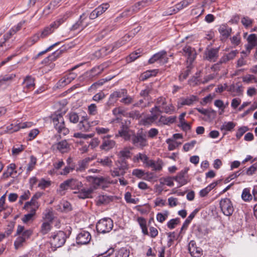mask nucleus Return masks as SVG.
Segmentation results:
<instances>
[{
    "mask_svg": "<svg viewBox=\"0 0 257 257\" xmlns=\"http://www.w3.org/2000/svg\"><path fill=\"white\" fill-rule=\"evenodd\" d=\"M175 111V107L172 103L167 104L166 98L163 97H159L156 102V105L151 108L150 112L158 111L160 113L165 112L172 114Z\"/></svg>",
    "mask_w": 257,
    "mask_h": 257,
    "instance_id": "obj_1",
    "label": "nucleus"
},
{
    "mask_svg": "<svg viewBox=\"0 0 257 257\" xmlns=\"http://www.w3.org/2000/svg\"><path fill=\"white\" fill-rule=\"evenodd\" d=\"M51 119L55 129L60 134L66 135L69 133V130L65 127L64 119L62 113L56 112L51 116Z\"/></svg>",
    "mask_w": 257,
    "mask_h": 257,
    "instance_id": "obj_2",
    "label": "nucleus"
},
{
    "mask_svg": "<svg viewBox=\"0 0 257 257\" xmlns=\"http://www.w3.org/2000/svg\"><path fill=\"white\" fill-rule=\"evenodd\" d=\"M33 234L32 229H25V227L22 225H18L17 229V235L19 236L15 241L14 245L15 248L18 249L21 247L27 239L29 238Z\"/></svg>",
    "mask_w": 257,
    "mask_h": 257,
    "instance_id": "obj_3",
    "label": "nucleus"
},
{
    "mask_svg": "<svg viewBox=\"0 0 257 257\" xmlns=\"http://www.w3.org/2000/svg\"><path fill=\"white\" fill-rule=\"evenodd\" d=\"M67 236L63 231H58L52 233L50 237V242L52 247L57 248L62 246L66 242Z\"/></svg>",
    "mask_w": 257,
    "mask_h": 257,
    "instance_id": "obj_4",
    "label": "nucleus"
},
{
    "mask_svg": "<svg viewBox=\"0 0 257 257\" xmlns=\"http://www.w3.org/2000/svg\"><path fill=\"white\" fill-rule=\"evenodd\" d=\"M128 168V164L126 160H118L115 163V167L110 170L111 175L113 177H123Z\"/></svg>",
    "mask_w": 257,
    "mask_h": 257,
    "instance_id": "obj_5",
    "label": "nucleus"
},
{
    "mask_svg": "<svg viewBox=\"0 0 257 257\" xmlns=\"http://www.w3.org/2000/svg\"><path fill=\"white\" fill-rule=\"evenodd\" d=\"M68 16H63L59 18L49 26L46 27L41 32H39L41 34V38L43 39L52 34L60 25L64 23L68 18Z\"/></svg>",
    "mask_w": 257,
    "mask_h": 257,
    "instance_id": "obj_6",
    "label": "nucleus"
},
{
    "mask_svg": "<svg viewBox=\"0 0 257 257\" xmlns=\"http://www.w3.org/2000/svg\"><path fill=\"white\" fill-rule=\"evenodd\" d=\"M130 140L135 147L142 149L148 145L146 135L143 132L134 134Z\"/></svg>",
    "mask_w": 257,
    "mask_h": 257,
    "instance_id": "obj_7",
    "label": "nucleus"
},
{
    "mask_svg": "<svg viewBox=\"0 0 257 257\" xmlns=\"http://www.w3.org/2000/svg\"><path fill=\"white\" fill-rule=\"evenodd\" d=\"M113 226L112 220L109 218H105L98 221L96 228L99 233H106L112 230Z\"/></svg>",
    "mask_w": 257,
    "mask_h": 257,
    "instance_id": "obj_8",
    "label": "nucleus"
},
{
    "mask_svg": "<svg viewBox=\"0 0 257 257\" xmlns=\"http://www.w3.org/2000/svg\"><path fill=\"white\" fill-rule=\"evenodd\" d=\"M83 184L81 181L76 179H69L65 180L60 185L61 190H66L68 189L72 190H80Z\"/></svg>",
    "mask_w": 257,
    "mask_h": 257,
    "instance_id": "obj_9",
    "label": "nucleus"
},
{
    "mask_svg": "<svg viewBox=\"0 0 257 257\" xmlns=\"http://www.w3.org/2000/svg\"><path fill=\"white\" fill-rule=\"evenodd\" d=\"M220 207L225 215L229 216L232 214L234 208L229 199L227 198L222 199L220 201Z\"/></svg>",
    "mask_w": 257,
    "mask_h": 257,
    "instance_id": "obj_10",
    "label": "nucleus"
},
{
    "mask_svg": "<svg viewBox=\"0 0 257 257\" xmlns=\"http://www.w3.org/2000/svg\"><path fill=\"white\" fill-rule=\"evenodd\" d=\"M182 52L183 56L187 58V62L191 65L196 56V50L194 48L189 46H185L182 49Z\"/></svg>",
    "mask_w": 257,
    "mask_h": 257,
    "instance_id": "obj_11",
    "label": "nucleus"
},
{
    "mask_svg": "<svg viewBox=\"0 0 257 257\" xmlns=\"http://www.w3.org/2000/svg\"><path fill=\"white\" fill-rule=\"evenodd\" d=\"M168 61V57L167 56V52L165 51H161L155 54L149 60V63L153 64L158 62L160 64L167 63Z\"/></svg>",
    "mask_w": 257,
    "mask_h": 257,
    "instance_id": "obj_12",
    "label": "nucleus"
},
{
    "mask_svg": "<svg viewBox=\"0 0 257 257\" xmlns=\"http://www.w3.org/2000/svg\"><path fill=\"white\" fill-rule=\"evenodd\" d=\"M31 126V122H25L23 123H12L7 126L6 132L13 133L19 131L21 128H25Z\"/></svg>",
    "mask_w": 257,
    "mask_h": 257,
    "instance_id": "obj_13",
    "label": "nucleus"
},
{
    "mask_svg": "<svg viewBox=\"0 0 257 257\" xmlns=\"http://www.w3.org/2000/svg\"><path fill=\"white\" fill-rule=\"evenodd\" d=\"M188 170V168H185L179 172L176 176L174 177V180L179 184L180 186H182L188 183L187 174Z\"/></svg>",
    "mask_w": 257,
    "mask_h": 257,
    "instance_id": "obj_14",
    "label": "nucleus"
},
{
    "mask_svg": "<svg viewBox=\"0 0 257 257\" xmlns=\"http://www.w3.org/2000/svg\"><path fill=\"white\" fill-rule=\"evenodd\" d=\"M219 48L207 49L204 53V59L209 62H215L218 57Z\"/></svg>",
    "mask_w": 257,
    "mask_h": 257,
    "instance_id": "obj_15",
    "label": "nucleus"
},
{
    "mask_svg": "<svg viewBox=\"0 0 257 257\" xmlns=\"http://www.w3.org/2000/svg\"><path fill=\"white\" fill-rule=\"evenodd\" d=\"M87 16L85 14L81 15L80 16L79 19L70 28V31H79L83 30L87 26V23L85 22Z\"/></svg>",
    "mask_w": 257,
    "mask_h": 257,
    "instance_id": "obj_16",
    "label": "nucleus"
},
{
    "mask_svg": "<svg viewBox=\"0 0 257 257\" xmlns=\"http://www.w3.org/2000/svg\"><path fill=\"white\" fill-rule=\"evenodd\" d=\"M91 238L90 233L87 231H80L76 237V242L78 244H86L89 242Z\"/></svg>",
    "mask_w": 257,
    "mask_h": 257,
    "instance_id": "obj_17",
    "label": "nucleus"
},
{
    "mask_svg": "<svg viewBox=\"0 0 257 257\" xmlns=\"http://www.w3.org/2000/svg\"><path fill=\"white\" fill-rule=\"evenodd\" d=\"M64 52V49H59L52 53L47 57L45 58L41 62L42 64L48 65L53 61H55Z\"/></svg>",
    "mask_w": 257,
    "mask_h": 257,
    "instance_id": "obj_18",
    "label": "nucleus"
},
{
    "mask_svg": "<svg viewBox=\"0 0 257 257\" xmlns=\"http://www.w3.org/2000/svg\"><path fill=\"white\" fill-rule=\"evenodd\" d=\"M218 32L220 35V40L224 41L230 36L232 29L226 25H221L218 28Z\"/></svg>",
    "mask_w": 257,
    "mask_h": 257,
    "instance_id": "obj_19",
    "label": "nucleus"
},
{
    "mask_svg": "<svg viewBox=\"0 0 257 257\" xmlns=\"http://www.w3.org/2000/svg\"><path fill=\"white\" fill-rule=\"evenodd\" d=\"M110 136L107 135L103 138L102 144L100 146L101 150L108 151L114 147L115 142L113 140H110Z\"/></svg>",
    "mask_w": 257,
    "mask_h": 257,
    "instance_id": "obj_20",
    "label": "nucleus"
},
{
    "mask_svg": "<svg viewBox=\"0 0 257 257\" xmlns=\"http://www.w3.org/2000/svg\"><path fill=\"white\" fill-rule=\"evenodd\" d=\"M96 189L95 186H91L89 188L81 189L78 192V197L80 199H86L92 197V194Z\"/></svg>",
    "mask_w": 257,
    "mask_h": 257,
    "instance_id": "obj_21",
    "label": "nucleus"
},
{
    "mask_svg": "<svg viewBox=\"0 0 257 257\" xmlns=\"http://www.w3.org/2000/svg\"><path fill=\"white\" fill-rule=\"evenodd\" d=\"M189 251L193 257H200L202 254V249L197 247L196 243L194 240H191L188 245Z\"/></svg>",
    "mask_w": 257,
    "mask_h": 257,
    "instance_id": "obj_22",
    "label": "nucleus"
},
{
    "mask_svg": "<svg viewBox=\"0 0 257 257\" xmlns=\"http://www.w3.org/2000/svg\"><path fill=\"white\" fill-rule=\"evenodd\" d=\"M52 147L54 149L58 150L61 153H67L70 150V145L65 140L53 145Z\"/></svg>",
    "mask_w": 257,
    "mask_h": 257,
    "instance_id": "obj_23",
    "label": "nucleus"
},
{
    "mask_svg": "<svg viewBox=\"0 0 257 257\" xmlns=\"http://www.w3.org/2000/svg\"><path fill=\"white\" fill-rule=\"evenodd\" d=\"M176 117L174 116H166L161 115L159 120L156 122L158 125H170L174 123L176 121Z\"/></svg>",
    "mask_w": 257,
    "mask_h": 257,
    "instance_id": "obj_24",
    "label": "nucleus"
},
{
    "mask_svg": "<svg viewBox=\"0 0 257 257\" xmlns=\"http://www.w3.org/2000/svg\"><path fill=\"white\" fill-rule=\"evenodd\" d=\"M23 84L24 91L32 90L35 87V79L31 76H27L24 79Z\"/></svg>",
    "mask_w": 257,
    "mask_h": 257,
    "instance_id": "obj_25",
    "label": "nucleus"
},
{
    "mask_svg": "<svg viewBox=\"0 0 257 257\" xmlns=\"http://www.w3.org/2000/svg\"><path fill=\"white\" fill-rule=\"evenodd\" d=\"M151 159L146 155L145 153H139L134 156L133 158V161L134 163H138L141 161L145 167H147L148 163H149Z\"/></svg>",
    "mask_w": 257,
    "mask_h": 257,
    "instance_id": "obj_26",
    "label": "nucleus"
},
{
    "mask_svg": "<svg viewBox=\"0 0 257 257\" xmlns=\"http://www.w3.org/2000/svg\"><path fill=\"white\" fill-rule=\"evenodd\" d=\"M198 101L197 96L191 95L186 97H181L180 99V105L181 106L183 105H191L194 102Z\"/></svg>",
    "mask_w": 257,
    "mask_h": 257,
    "instance_id": "obj_27",
    "label": "nucleus"
},
{
    "mask_svg": "<svg viewBox=\"0 0 257 257\" xmlns=\"http://www.w3.org/2000/svg\"><path fill=\"white\" fill-rule=\"evenodd\" d=\"M127 90L125 89H120L114 91L109 96V101L110 102H115L118 98L123 97L126 95Z\"/></svg>",
    "mask_w": 257,
    "mask_h": 257,
    "instance_id": "obj_28",
    "label": "nucleus"
},
{
    "mask_svg": "<svg viewBox=\"0 0 257 257\" xmlns=\"http://www.w3.org/2000/svg\"><path fill=\"white\" fill-rule=\"evenodd\" d=\"M78 128L82 132H88L90 128V123L88 121L87 116H83L78 124Z\"/></svg>",
    "mask_w": 257,
    "mask_h": 257,
    "instance_id": "obj_29",
    "label": "nucleus"
},
{
    "mask_svg": "<svg viewBox=\"0 0 257 257\" xmlns=\"http://www.w3.org/2000/svg\"><path fill=\"white\" fill-rule=\"evenodd\" d=\"M86 179L88 182L92 183L97 186L103 185L106 183V179L103 177H96L89 176L86 177Z\"/></svg>",
    "mask_w": 257,
    "mask_h": 257,
    "instance_id": "obj_30",
    "label": "nucleus"
},
{
    "mask_svg": "<svg viewBox=\"0 0 257 257\" xmlns=\"http://www.w3.org/2000/svg\"><path fill=\"white\" fill-rule=\"evenodd\" d=\"M95 159V157H87L83 160L80 161L78 162V167L77 168V171L80 172L84 171L86 168H88L89 163L90 161H92Z\"/></svg>",
    "mask_w": 257,
    "mask_h": 257,
    "instance_id": "obj_31",
    "label": "nucleus"
},
{
    "mask_svg": "<svg viewBox=\"0 0 257 257\" xmlns=\"http://www.w3.org/2000/svg\"><path fill=\"white\" fill-rule=\"evenodd\" d=\"M153 0H141L136 3L132 7V11L136 13L138 12L141 9L145 8L152 2Z\"/></svg>",
    "mask_w": 257,
    "mask_h": 257,
    "instance_id": "obj_32",
    "label": "nucleus"
},
{
    "mask_svg": "<svg viewBox=\"0 0 257 257\" xmlns=\"http://www.w3.org/2000/svg\"><path fill=\"white\" fill-rule=\"evenodd\" d=\"M163 165V162L161 160L158 159L157 161H155L151 159L146 167L151 168L155 171H160L162 169Z\"/></svg>",
    "mask_w": 257,
    "mask_h": 257,
    "instance_id": "obj_33",
    "label": "nucleus"
},
{
    "mask_svg": "<svg viewBox=\"0 0 257 257\" xmlns=\"http://www.w3.org/2000/svg\"><path fill=\"white\" fill-rule=\"evenodd\" d=\"M237 53V50H233L227 54H225L220 58L219 61V63L222 65L227 63L230 60H232L236 56Z\"/></svg>",
    "mask_w": 257,
    "mask_h": 257,
    "instance_id": "obj_34",
    "label": "nucleus"
},
{
    "mask_svg": "<svg viewBox=\"0 0 257 257\" xmlns=\"http://www.w3.org/2000/svg\"><path fill=\"white\" fill-rule=\"evenodd\" d=\"M199 211V209H195L187 218L184 222L183 224V225L181 228L180 233L184 229H186L189 225V224L191 222L192 220L194 218L195 215Z\"/></svg>",
    "mask_w": 257,
    "mask_h": 257,
    "instance_id": "obj_35",
    "label": "nucleus"
},
{
    "mask_svg": "<svg viewBox=\"0 0 257 257\" xmlns=\"http://www.w3.org/2000/svg\"><path fill=\"white\" fill-rule=\"evenodd\" d=\"M193 2V0H183L180 2L179 3L176 4L175 6V8L173 9V12L174 13H176L178 12L181 10L186 8L189 5L192 4Z\"/></svg>",
    "mask_w": 257,
    "mask_h": 257,
    "instance_id": "obj_36",
    "label": "nucleus"
},
{
    "mask_svg": "<svg viewBox=\"0 0 257 257\" xmlns=\"http://www.w3.org/2000/svg\"><path fill=\"white\" fill-rule=\"evenodd\" d=\"M134 134V132L131 131L130 128L127 129L119 130L118 131L119 136L126 141L130 140Z\"/></svg>",
    "mask_w": 257,
    "mask_h": 257,
    "instance_id": "obj_37",
    "label": "nucleus"
},
{
    "mask_svg": "<svg viewBox=\"0 0 257 257\" xmlns=\"http://www.w3.org/2000/svg\"><path fill=\"white\" fill-rule=\"evenodd\" d=\"M228 91L235 93V94H233V96L239 95L242 93L243 88L241 85L236 83L231 85Z\"/></svg>",
    "mask_w": 257,
    "mask_h": 257,
    "instance_id": "obj_38",
    "label": "nucleus"
},
{
    "mask_svg": "<svg viewBox=\"0 0 257 257\" xmlns=\"http://www.w3.org/2000/svg\"><path fill=\"white\" fill-rule=\"evenodd\" d=\"M97 162L105 167L110 168L112 166V161L110 158L105 157L103 158L98 159Z\"/></svg>",
    "mask_w": 257,
    "mask_h": 257,
    "instance_id": "obj_39",
    "label": "nucleus"
},
{
    "mask_svg": "<svg viewBox=\"0 0 257 257\" xmlns=\"http://www.w3.org/2000/svg\"><path fill=\"white\" fill-rule=\"evenodd\" d=\"M52 227L51 223L48 222H44L41 226L40 233L42 235H45L51 230Z\"/></svg>",
    "mask_w": 257,
    "mask_h": 257,
    "instance_id": "obj_40",
    "label": "nucleus"
},
{
    "mask_svg": "<svg viewBox=\"0 0 257 257\" xmlns=\"http://www.w3.org/2000/svg\"><path fill=\"white\" fill-rule=\"evenodd\" d=\"M241 198L245 202H249L252 200V196L249 188H246L243 190L241 194Z\"/></svg>",
    "mask_w": 257,
    "mask_h": 257,
    "instance_id": "obj_41",
    "label": "nucleus"
},
{
    "mask_svg": "<svg viewBox=\"0 0 257 257\" xmlns=\"http://www.w3.org/2000/svg\"><path fill=\"white\" fill-rule=\"evenodd\" d=\"M119 47V46H118V44L116 43L113 45H109L102 48L100 50V51L104 55H107L112 52L113 50L116 49Z\"/></svg>",
    "mask_w": 257,
    "mask_h": 257,
    "instance_id": "obj_42",
    "label": "nucleus"
},
{
    "mask_svg": "<svg viewBox=\"0 0 257 257\" xmlns=\"http://www.w3.org/2000/svg\"><path fill=\"white\" fill-rule=\"evenodd\" d=\"M40 38H41V36L40 33H36L27 40L26 45L30 47L38 42Z\"/></svg>",
    "mask_w": 257,
    "mask_h": 257,
    "instance_id": "obj_43",
    "label": "nucleus"
},
{
    "mask_svg": "<svg viewBox=\"0 0 257 257\" xmlns=\"http://www.w3.org/2000/svg\"><path fill=\"white\" fill-rule=\"evenodd\" d=\"M139 225L142 229V231L144 235H149L148 228L147 227L146 220L143 217H139L138 219Z\"/></svg>",
    "mask_w": 257,
    "mask_h": 257,
    "instance_id": "obj_44",
    "label": "nucleus"
},
{
    "mask_svg": "<svg viewBox=\"0 0 257 257\" xmlns=\"http://www.w3.org/2000/svg\"><path fill=\"white\" fill-rule=\"evenodd\" d=\"M191 65L188 64L185 70L181 71L179 76V80L180 81H183L185 80L190 74L191 69Z\"/></svg>",
    "mask_w": 257,
    "mask_h": 257,
    "instance_id": "obj_45",
    "label": "nucleus"
},
{
    "mask_svg": "<svg viewBox=\"0 0 257 257\" xmlns=\"http://www.w3.org/2000/svg\"><path fill=\"white\" fill-rule=\"evenodd\" d=\"M158 72V70H157V69L148 70L142 74V75H141L142 79L143 80H145L148 79L149 78H150L151 77L155 76H156Z\"/></svg>",
    "mask_w": 257,
    "mask_h": 257,
    "instance_id": "obj_46",
    "label": "nucleus"
},
{
    "mask_svg": "<svg viewBox=\"0 0 257 257\" xmlns=\"http://www.w3.org/2000/svg\"><path fill=\"white\" fill-rule=\"evenodd\" d=\"M151 112L152 113V115L149 116H148L146 118L145 121L148 123H153L155 122H157V120L159 117L160 112L158 111H154L153 112Z\"/></svg>",
    "mask_w": 257,
    "mask_h": 257,
    "instance_id": "obj_47",
    "label": "nucleus"
},
{
    "mask_svg": "<svg viewBox=\"0 0 257 257\" xmlns=\"http://www.w3.org/2000/svg\"><path fill=\"white\" fill-rule=\"evenodd\" d=\"M235 126V123L232 121L225 122L221 126V130L231 131Z\"/></svg>",
    "mask_w": 257,
    "mask_h": 257,
    "instance_id": "obj_48",
    "label": "nucleus"
},
{
    "mask_svg": "<svg viewBox=\"0 0 257 257\" xmlns=\"http://www.w3.org/2000/svg\"><path fill=\"white\" fill-rule=\"evenodd\" d=\"M43 218L44 220H45L44 222H48L50 223H52L54 219L53 212L49 210H46V212L44 213L43 214Z\"/></svg>",
    "mask_w": 257,
    "mask_h": 257,
    "instance_id": "obj_49",
    "label": "nucleus"
},
{
    "mask_svg": "<svg viewBox=\"0 0 257 257\" xmlns=\"http://www.w3.org/2000/svg\"><path fill=\"white\" fill-rule=\"evenodd\" d=\"M129 255L130 251L124 247L120 248L115 253V257H128Z\"/></svg>",
    "mask_w": 257,
    "mask_h": 257,
    "instance_id": "obj_50",
    "label": "nucleus"
},
{
    "mask_svg": "<svg viewBox=\"0 0 257 257\" xmlns=\"http://www.w3.org/2000/svg\"><path fill=\"white\" fill-rule=\"evenodd\" d=\"M36 208H31V212L29 213L25 214L22 218V220L24 223H27L32 220L34 215L36 213Z\"/></svg>",
    "mask_w": 257,
    "mask_h": 257,
    "instance_id": "obj_51",
    "label": "nucleus"
},
{
    "mask_svg": "<svg viewBox=\"0 0 257 257\" xmlns=\"http://www.w3.org/2000/svg\"><path fill=\"white\" fill-rule=\"evenodd\" d=\"M160 182L163 184L167 185L168 186L172 187L174 186L173 180L174 177H166L160 179Z\"/></svg>",
    "mask_w": 257,
    "mask_h": 257,
    "instance_id": "obj_52",
    "label": "nucleus"
},
{
    "mask_svg": "<svg viewBox=\"0 0 257 257\" xmlns=\"http://www.w3.org/2000/svg\"><path fill=\"white\" fill-rule=\"evenodd\" d=\"M109 7V5L108 3L102 4V5L98 6L95 9L97 15L100 16L103 13H104Z\"/></svg>",
    "mask_w": 257,
    "mask_h": 257,
    "instance_id": "obj_53",
    "label": "nucleus"
},
{
    "mask_svg": "<svg viewBox=\"0 0 257 257\" xmlns=\"http://www.w3.org/2000/svg\"><path fill=\"white\" fill-rule=\"evenodd\" d=\"M196 109L200 113L210 117L211 115H215L216 111L213 109H206L203 108H197Z\"/></svg>",
    "mask_w": 257,
    "mask_h": 257,
    "instance_id": "obj_54",
    "label": "nucleus"
},
{
    "mask_svg": "<svg viewBox=\"0 0 257 257\" xmlns=\"http://www.w3.org/2000/svg\"><path fill=\"white\" fill-rule=\"evenodd\" d=\"M51 185V181L41 179L38 184L37 187L41 189L44 190L49 187Z\"/></svg>",
    "mask_w": 257,
    "mask_h": 257,
    "instance_id": "obj_55",
    "label": "nucleus"
},
{
    "mask_svg": "<svg viewBox=\"0 0 257 257\" xmlns=\"http://www.w3.org/2000/svg\"><path fill=\"white\" fill-rule=\"evenodd\" d=\"M169 212L167 211H165L164 213H158L157 214L156 218L158 221L163 223L168 217Z\"/></svg>",
    "mask_w": 257,
    "mask_h": 257,
    "instance_id": "obj_56",
    "label": "nucleus"
},
{
    "mask_svg": "<svg viewBox=\"0 0 257 257\" xmlns=\"http://www.w3.org/2000/svg\"><path fill=\"white\" fill-rule=\"evenodd\" d=\"M248 128L247 126H242L241 127H240L237 131V132L236 133V137L237 140H239L240 139V138L243 135V134L248 131Z\"/></svg>",
    "mask_w": 257,
    "mask_h": 257,
    "instance_id": "obj_57",
    "label": "nucleus"
},
{
    "mask_svg": "<svg viewBox=\"0 0 257 257\" xmlns=\"http://www.w3.org/2000/svg\"><path fill=\"white\" fill-rule=\"evenodd\" d=\"M247 41L248 43L251 44L253 46H257V35L255 34L249 35L247 38Z\"/></svg>",
    "mask_w": 257,
    "mask_h": 257,
    "instance_id": "obj_58",
    "label": "nucleus"
},
{
    "mask_svg": "<svg viewBox=\"0 0 257 257\" xmlns=\"http://www.w3.org/2000/svg\"><path fill=\"white\" fill-rule=\"evenodd\" d=\"M16 77V75L14 74H11L9 75H6L0 77V85L4 84V82L6 81H9L13 79H14Z\"/></svg>",
    "mask_w": 257,
    "mask_h": 257,
    "instance_id": "obj_59",
    "label": "nucleus"
},
{
    "mask_svg": "<svg viewBox=\"0 0 257 257\" xmlns=\"http://www.w3.org/2000/svg\"><path fill=\"white\" fill-rule=\"evenodd\" d=\"M87 111L89 114L95 115L97 113V107L95 104L91 103L88 106Z\"/></svg>",
    "mask_w": 257,
    "mask_h": 257,
    "instance_id": "obj_60",
    "label": "nucleus"
},
{
    "mask_svg": "<svg viewBox=\"0 0 257 257\" xmlns=\"http://www.w3.org/2000/svg\"><path fill=\"white\" fill-rule=\"evenodd\" d=\"M196 143L197 142L195 140H193L190 142L187 143L184 145L183 149L185 152H188L190 150L193 149Z\"/></svg>",
    "mask_w": 257,
    "mask_h": 257,
    "instance_id": "obj_61",
    "label": "nucleus"
},
{
    "mask_svg": "<svg viewBox=\"0 0 257 257\" xmlns=\"http://www.w3.org/2000/svg\"><path fill=\"white\" fill-rule=\"evenodd\" d=\"M131 152L127 149H123L119 152V157L122 158V160L128 159L131 157Z\"/></svg>",
    "mask_w": 257,
    "mask_h": 257,
    "instance_id": "obj_62",
    "label": "nucleus"
},
{
    "mask_svg": "<svg viewBox=\"0 0 257 257\" xmlns=\"http://www.w3.org/2000/svg\"><path fill=\"white\" fill-rule=\"evenodd\" d=\"M257 171V163L253 164L250 167L247 169L246 175L251 176L255 173Z\"/></svg>",
    "mask_w": 257,
    "mask_h": 257,
    "instance_id": "obj_63",
    "label": "nucleus"
},
{
    "mask_svg": "<svg viewBox=\"0 0 257 257\" xmlns=\"http://www.w3.org/2000/svg\"><path fill=\"white\" fill-rule=\"evenodd\" d=\"M180 222V219L179 218H176L174 219H171L167 223V226L169 228L172 229L174 228Z\"/></svg>",
    "mask_w": 257,
    "mask_h": 257,
    "instance_id": "obj_64",
    "label": "nucleus"
}]
</instances>
